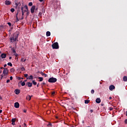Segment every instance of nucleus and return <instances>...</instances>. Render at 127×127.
Masks as SVG:
<instances>
[{"instance_id": "obj_1", "label": "nucleus", "mask_w": 127, "mask_h": 127, "mask_svg": "<svg viewBox=\"0 0 127 127\" xmlns=\"http://www.w3.org/2000/svg\"><path fill=\"white\" fill-rule=\"evenodd\" d=\"M19 34L17 33H13L11 37H10V43H14L18 38Z\"/></svg>"}, {"instance_id": "obj_2", "label": "nucleus", "mask_w": 127, "mask_h": 127, "mask_svg": "<svg viewBox=\"0 0 127 127\" xmlns=\"http://www.w3.org/2000/svg\"><path fill=\"white\" fill-rule=\"evenodd\" d=\"M48 81L49 83H55L56 81H57V79L54 77H50Z\"/></svg>"}, {"instance_id": "obj_3", "label": "nucleus", "mask_w": 127, "mask_h": 127, "mask_svg": "<svg viewBox=\"0 0 127 127\" xmlns=\"http://www.w3.org/2000/svg\"><path fill=\"white\" fill-rule=\"evenodd\" d=\"M53 49H59V46L58 45V42L54 43L52 44Z\"/></svg>"}, {"instance_id": "obj_4", "label": "nucleus", "mask_w": 127, "mask_h": 127, "mask_svg": "<svg viewBox=\"0 0 127 127\" xmlns=\"http://www.w3.org/2000/svg\"><path fill=\"white\" fill-rule=\"evenodd\" d=\"M28 9H25V10H24V7L21 6V12L22 13V15L23 16L25 12H28L29 11H28Z\"/></svg>"}, {"instance_id": "obj_5", "label": "nucleus", "mask_w": 127, "mask_h": 127, "mask_svg": "<svg viewBox=\"0 0 127 127\" xmlns=\"http://www.w3.org/2000/svg\"><path fill=\"white\" fill-rule=\"evenodd\" d=\"M8 71V70L7 69V68H4V70L3 71V74H4V76L7 75Z\"/></svg>"}, {"instance_id": "obj_6", "label": "nucleus", "mask_w": 127, "mask_h": 127, "mask_svg": "<svg viewBox=\"0 0 127 127\" xmlns=\"http://www.w3.org/2000/svg\"><path fill=\"white\" fill-rule=\"evenodd\" d=\"M115 88H116V87H115V86L114 85H110V86H109V90L111 91H113Z\"/></svg>"}, {"instance_id": "obj_7", "label": "nucleus", "mask_w": 127, "mask_h": 127, "mask_svg": "<svg viewBox=\"0 0 127 127\" xmlns=\"http://www.w3.org/2000/svg\"><path fill=\"white\" fill-rule=\"evenodd\" d=\"M36 6L35 5H33L31 8V13H33L34 12V10L35 9Z\"/></svg>"}, {"instance_id": "obj_8", "label": "nucleus", "mask_w": 127, "mask_h": 127, "mask_svg": "<svg viewBox=\"0 0 127 127\" xmlns=\"http://www.w3.org/2000/svg\"><path fill=\"white\" fill-rule=\"evenodd\" d=\"M0 57L2 58V59H5L6 57V54H2L0 55Z\"/></svg>"}, {"instance_id": "obj_9", "label": "nucleus", "mask_w": 127, "mask_h": 127, "mask_svg": "<svg viewBox=\"0 0 127 127\" xmlns=\"http://www.w3.org/2000/svg\"><path fill=\"white\" fill-rule=\"evenodd\" d=\"M101 102V100H100V98H97L96 100H95V102H96L98 104H99Z\"/></svg>"}, {"instance_id": "obj_10", "label": "nucleus", "mask_w": 127, "mask_h": 127, "mask_svg": "<svg viewBox=\"0 0 127 127\" xmlns=\"http://www.w3.org/2000/svg\"><path fill=\"white\" fill-rule=\"evenodd\" d=\"M15 120H16L15 118L11 119V122H12L11 125H12L14 126L15 125Z\"/></svg>"}, {"instance_id": "obj_11", "label": "nucleus", "mask_w": 127, "mask_h": 127, "mask_svg": "<svg viewBox=\"0 0 127 127\" xmlns=\"http://www.w3.org/2000/svg\"><path fill=\"white\" fill-rule=\"evenodd\" d=\"M26 85H28V87H31L32 86V83H30V82H27Z\"/></svg>"}, {"instance_id": "obj_12", "label": "nucleus", "mask_w": 127, "mask_h": 127, "mask_svg": "<svg viewBox=\"0 0 127 127\" xmlns=\"http://www.w3.org/2000/svg\"><path fill=\"white\" fill-rule=\"evenodd\" d=\"M19 93H20V90L18 89L15 90V94L16 95H18Z\"/></svg>"}, {"instance_id": "obj_13", "label": "nucleus", "mask_w": 127, "mask_h": 127, "mask_svg": "<svg viewBox=\"0 0 127 127\" xmlns=\"http://www.w3.org/2000/svg\"><path fill=\"white\" fill-rule=\"evenodd\" d=\"M11 2L8 0L5 1V4L6 5H11Z\"/></svg>"}, {"instance_id": "obj_14", "label": "nucleus", "mask_w": 127, "mask_h": 127, "mask_svg": "<svg viewBox=\"0 0 127 127\" xmlns=\"http://www.w3.org/2000/svg\"><path fill=\"white\" fill-rule=\"evenodd\" d=\"M15 108H19V104L18 103V102L15 103Z\"/></svg>"}, {"instance_id": "obj_15", "label": "nucleus", "mask_w": 127, "mask_h": 127, "mask_svg": "<svg viewBox=\"0 0 127 127\" xmlns=\"http://www.w3.org/2000/svg\"><path fill=\"white\" fill-rule=\"evenodd\" d=\"M46 36H47V37H50L51 36V32L50 31L46 32Z\"/></svg>"}, {"instance_id": "obj_16", "label": "nucleus", "mask_w": 127, "mask_h": 127, "mask_svg": "<svg viewBox=\"0 0 127 127\" xmlns=\"http://www.w3.org/2000/svg\"><path fill=\"white\" fill-rule=\"evenodd\" d=\"M123 81H125V82H127V76H124V77H123Z\"/></svg>"}, {"instance_id": "obj_17", "label": "nucleus", "mask_w": 127, "mask_h": 127, "mask_svg": "<svg viewBox=\"0 0 127 127\" xmlns=\"http://www.w3.org/2000/svg\"><path fill=\"white\" fill-rule=\"evenodd\" d=\"M27 79H29V80H30V79H33V76L31 75L30 76H28V77H27Z\"/></svg>"}, {"instance_id": "obj_18", "label": "nucleus", "mask_w": 127, "mask_h": 127, "mask_svg": "<svg viewBox=\"0 0 127 127\" xmlns=\"http://www.w3.org/2000/svg\"><path fill=\"white\" fill-rule=\"evenodd\" d=\"M26 61V59H25L24 58H21V63H25Z\"/></svg>"}, {"instance_id": "obj_19", "label": "nucleus", "mask_w": 127, "mask_h": 127, "mask_svg": "<svg viewBox=\"0 0 127 127\" xmlns=\"http://www.w3.org/2000/svg\"><path fill=\"white\" fill-rule=\"evenodd\" d=\"M26 99H27V100L30 101V100L31 99V96H30V95L27 96V97H26Z\"/></svg>"}, {"instance_id": "obj_20", "label": "nucleus", "mask_w": 127, "mask_h": 127, "mask_svg": "<svg viewBox=\"0 0 127 127\" xmlns=\"http://www.w3.org/2000/svg\"><path fill=\"white\" fill-rule=\"evenodd\" d=\"M38 79H39V81L40 82H41V81H43V77H38Z\"/></svg>"}, {"instance_id": "obj_21", "label": "nucleus", "mask_w": 127, "mask_h": 127, "mask_svg": "<svg viewBox=\"0 0 127 127\" xmlns=\"http://www.w3.org/2000/svg\"><path fill=\"white\" fill-rule=\"evenodd\" d=\"M10 72H15V69L13 68H10Z\"/></svg>"}, {"instance_id": "obj_22", "label": "nucleus", "mask_w": 127, "mask_h": 127, "mask_svg": "<svg viewBox=\"0 0 127 127\" xmlns=\"http://www.w3.org/2000/svg\"><path fill=\"white\" fill-rule=\"evenodd\" d=\"M22 7H23V8H25V9H27V10L28 9V6L27 5H23V6H22Z\"/></svg>"}, {"instance_id": "obj_23", "label": "nucleus", "mask_w": 127, "mask_h": 127, "mask_svg": "<svg viewBox=\"0 0 127 127\" xmlns=\"http://www.w3.org/2000/svg\"><path fill=\"white\" fill-rule=\"evenodd\" d=\"M11 50H12V53H13L14 54L16 53V51H15V49L12 48Z\"/></svg>"}, {"instance_id": "obj_24", "label": "nucleus", "mask_w": 127, "mask_h": 127, "mask_svg": "<svg viewBox=\"0 0 127 127\" xmlns=\"http://www.w3.org/2000/svg\"><path fill=\"white\" fill-rule=\"evenodd\" d=\"M7 65L10 66V67H12L13 66V64H12L11 63H8Z\"/></svg>"}, {"instance_id": "obj_25", "label": "nucleus", "mask_w": 127, "mask_h": 127, "mask_svg": "<svg viewBox=\"0 0 127 127\" xmlns=\"http://www.w3.org/2000/svg\"><path fill=\"white\" fill-rule=\"evenodd\" d=\"M19 12L18 11L17 14L16 15V22L19 21L18 17H17V15L18 14Z\"/></svg>"}, {"instance_id": "obj_26", "label": "nucleus", "mask_w": 127, "mask_h": 127, "mask_svg": "<svg viewBox=\"0 0 127 127\" xmlns=\"http://www.w3.org/2000/svg\"><path fill=\"white\" fill-rule=\"evenodd\" d=\"M89 103H90V100H85V104H88Z\"/></svg>"}, {"instance_id": "obj_27", "label": "nucleus", "mask_w": 127, "mask_h": 127, "mask_svg": "<svg viewBox=\"0 0 127 127\" xmlns=\"http://www.w3.org/2000/svg\"><path fill=\"white\" fill-rule=\"evenodd\" d=\"M32 84H34V85H36L37 82H36L35 80H32Z\"/></svg>"}, {"instance_id": "obj_28", "label": "nucleus", "mask_w": 127, "mask_h": 127, "mask_svg": "<svg viewBox=\"0 0 127 127\" xmlns=\"http://www.w3.org/2000/svg\"><path fill=\"white\" fill-rule=\"evenodd\" d=\"M25 85H26V84H25L24 81H23V82L21 83V85L22 86H24Z\"/></svg>"}, {"instance_id": "obj_29", "label": "nucleus", "mask_w": 127, "mask_h": 127, "mask_svg": "<svg viewBox=\"0 0 127 127\" xmlns=\"http://www.w3.org/2000/svg\"><path fill=\"white\" fill-rule=\"evenodd\" d=\"M25 70L24 67L21 68V71H24Z\"/></svg>"}, {"instance_id": "obj_30", "label": "nucleus", "mask_w": 127, "mask_h": 127, "mask_svg": "<svg viewBox=\"0 0 127 127\" xmlns=\"http://www.w3.org/2000/svg\"><path fill=\"white\" fill-rule=\"evenodd\" d=\"M2 29H3V25H0V30H1Z\"/></svg>"}, {"instance_id": "obj_31", "label": "nucleus", "mask_w": 127, "mask_h": 127, "mask_svg": "<svg viewBox=\"0 0 127 127\" xmlns=\"http://www.w3.org/2000/svg\"><path fill=\"white\" fill-rule=\"evenodd\" d=\"M10 11H11L12 12H13L14 11H15V9L12 8L11 9H10Z\"/></svg>"}, {"instance_id": "obj_32", "label": "nucleus", "mask_w": 127, "mask_h": 127, "mask_svg": "<svg viewBox=\"0 0 127 127\" xmlns=\"http://www.w3.org/2000/svg\"><path fill=\"white\" fill-rule=\"evenodd\" d=\"M41 15H42V13L40 12L39 13H38V16L41 17Z\"/></svg>"}, {"instance_id": "obj_33", "label": "nucleus", "mask_w": 127, "mask_h": 127, "mask_svg": "<svg viewBox=\"0 0 127 127\" xmlns=\"http://www.w3.org/2000/svg\"><path fill=\"white\" fill-rule=\"evenodd\" d=\"M28 5H29V6H32V2H29Z\"/></svg>"}, {"instance_id": "obj_34", "label": "nucleus", "mask_w": 127, "mask_h": 127, "mask_svg": "<svg viewBox=\"0 0 127 127\" xmlns=\"http://www.w3.org/2000/svg\"><path fill=\"white\" fill-rule=\"evenodd\" d=\"M40 74H41L42 76H44V75L45 74V73H43L42 71L40 72Z\"/></svg>"}, {"instance_id": "obj_35", "label": "nucleus", "mask_w": 127, "mask_h": 127, "mask_svg": "<svg viewBox=\"0 0 127 127\" xmlns=\"http://www.w3.org/2000/svg\"><path fill=\"white\" fill-rule=\"evenodd\" d=\"M91 93L92 94H94V90H93V89L91 90Z\"/></svg>"}, {"instance_id": "obj_36", "label": "nucleus", "mask_w": 127, "mask_h": 127, "mask_svg": "<svg viewBox=\"0 0 127 127\" xmlns=\"http://www.w3.org/2000/svg\"><path fill=\"white\" fill-rule=\"evenodd\" d=\"M7 24H8V25L9 26H11V23H10V22H8V23H7Z\"/></svg>"}, {"instance_id": "obj_37", "label": "nucleus", "mask_w": 127, "mask_h": 127, "mask_svg": "<svg viewBox=\"0 0 127 127\" xmlns=\"http://www.w3.org/2000/svg\"><path fill=\"white\" fill-rule=\"evenodd\" d=\"M55 94H56L55 91H53V92H52V96H54V95H55Z\"/></svg>"}, {"instance_id": "obj_38", "label": "nucleus", "mask_w": 127, "mask_h": 127, "mask_svg": "<svg viewBox=\"0 0 127 127\" xmlns=\"http://www.w3.org/2000/svg\"><path fill=\"white\" fill-rule=\"evenodd\" d=\"M14 55H15L16 57H17L18 56V54H17V53H14Z\"/></svg>"}, {"instance_id": "obj_39", "label": "nucleus", "mask_w": 127, "mask_h": 127, "mask_svg": "<svg viewBox=\"0 0 127 127\" xmlns=\"http://www.w3.org/2000/svg\"><path fill=\"white\" fill-rule=\"evenodd\" d=\"M113 110V107H109V110L110 111H112Z\"/></svg>"}, {"instance_id": "obj_40", "label": "nucleus", "mask_w": 127, "mask_h": 127, "mask_svg": "<svg viewBox=\"0 0 127 127\" xmlns=\"http://www.w3.org/2000/svg\"><path fill=\"white\" fill-rule=\"evenodd\" d=\"M28 76V74H24V77H27V78Z\"/></svg>"}, {"instance_id": "obj_41", "label": "nucleus", "mask_w": 127, "mask_h": 127, "mask_svg": "<svg viewBox=\"0 0 127 127\" xmlns=\"http://www.w3.org/2000/svg\"><path fill=\"white\" fill-rule=\"evenodd\" d=\"M15 5H16V7L18 6V3L17 2H15Z\"/></svg>"}, {"instance_id": "obj_42", "label": "nucleus", "mask_w": 127, "mask_h": 127, "mask_svg": "<svg viewBox=\"0 0 127 127\" xmlns=\"http://www.w3.org/2000/svg\"><path fill=\"white\" fill-rule=\"evenodd\" d=\"M125 124H127V119H126V120H125Z\"/></svg>"}, {"instance_id": "obj_43", "label": "nucleus", "mask_w": 127, "mask_h": 127, "mask_svg": "<svg viewBox=\"0 0 127 127\" xmlns=\"http://www.w3.org/2000/svg\"><path fill=\"white\" fill-rule=\"evenodd\" d=\"M10 82V80L9 79H8L6 80V83H9Z\"/></svg>"}, {"instance_id": "obj_44", "label": "nucleus", "mask_w": 127, "mask_h": 127, "mask_svg": "<svg viewBox=\"0 0 127 127\" xmlns=\"http://www.w3.org/2000/svg\"><path fill=\"white\" fill-rule=\"evenodd\" d=\"M29 11H27L26 13L27 15H29Z\"/></svg>"}, {"instance_id": "obj_45", "label": "nucleus", "mask_w": 127, "mask_h": 127, "mask_svg": "<svg viewBox=\"0 0 127 127\" xmlns=\"http://www.w3.org/2000/svg\"><path fill=\"white\" fill-rule=\"evenodd\" d=\"M18 79H19V80H20V79H23V77H18Z\"/></svg>"}, {"instance_id": "obj_46", "label": "nucleus", "mask_w": 127, "mask_h": 127, "mask_svg": "<svg viewBox=\"0 0 127 127\" xmlns=\"http://www.w3.org/2000/svg\"><path fill=\"white\" fill-rule=\"evenodd\" d=\"M10 80H13V77L12 76L10 77Z\"/></svg>"}, {"instance_id": "obj_47", "label": "nucleus", "mask_w": 127, "mask_h": 127, "mask_svg": "<svg viewBox=\"0 0 127 127\" xmlns=\"http://www.w3.org/2000/svg\"><path fill=\"white\" fill-rule=\"evenodd\" d=\"M48 126H52V123H49V124H48Z\"/></svg>"}, {"instance_id": "obj_48", "label": "nucleus", "mask_w": 127, "mask_h": 127, "mask_svg": "<svg viewBox=\"0 0 127 127\" xmlns=\"http://www.w3.org/2000/svg\"><path fill=\"white\" fill-rule=\"evenodd\" d=\"M44 75H45V77H47V76H48V75H47L46 74H44Z\"/></svg>"}, {"instance_id": "obj_49", "label": "nucleus", "mask_w": 127, "mask_h": 127, "mask_svg": "<svg viewBox=\"0 0 127 127\" xmlns=\"http://www.w3.org/2000/svg\"><path fill=\"white\" fill-rule=\"evenodd\" d=\"M23 19H24V17H23L22 16V17H21V20H23Z\"/></svg>"}, {"instance_id": "obj_50", "label": "nucleus", "mask_w": 127, "mask_h": 127, "mask_svg": "<svg viewBox=\"0 0 127 127\" xmlns=\"http://www.w3.org/2000/svg\"><path fill=\"white\" fill-rule=\"evenodd\" d=\"M11 59H12V57H9V60H11Z\"/></svg>"}, {"instance_id": "obj_51", "label": "nucleus", "mask_w": 127, "mask_h": 127, "mask_svg": "<svg viewBox=\"0 0 127 127\" xmlns=\"http://www.w3.org/2000/svg\"><path fill=\"white\" fill-rule=\"evenodd\" d=\"M39 85H40L39 83H38L37 86L38 87H39Z\"/></svg>"}, {"instance_id": "obj_52", "label": "nucleus", "mask_w": 127, "mask_h": 127, "mask_svg": "<svg viewBox=\"0 0 127 127\" xmlns=\"http://www.w3.org/2000/svg\"><path fill=\"white\" fill-rule=\"evenodd\" d=\"M26 112H27V111L26 110L23 111V112H24V113H26Z\"/></svg>"}, {"instance_id": "obj_53", "label": "nucleus", "mask_w": 127, "mask_h": 127, "mask_svg": "<svg viewBox=\"0 0 127 127\" xmlns=\"http://www.w3.org/2000/svg\"><path fill=\"white\" fill-rule=\"evenodd\" d=\"M111 99H112V97H109V100H111Z\"/></svg>"}, {"instance_id": "obj_54", "label": "nucleus", "mask_w": 127, "mask_h": 127, "mask_svg": "<svg viewBox=\"0 0 127 127\" xmlns=\"http://www.w3.org/2000/svg\"><path fill=\"white\" fill-rule=\"evenodd\" d=\"M24 127H27L26 124L24 123Z\"/></svg>"}, {"instance_id": "obj_55", "label": "nucleus", "mask_w": 127, "mask_h": 127, "mask_svg": "<svg viewBox=\"0 0 127 127\" xmlns=\"http://www.w3.org/2000/svg\"><path fill=\"white\" fill-rule=\"evenodd\" d=\"M90 112H91V113H93V110H90Z\"/></svg>"}, {"instance_id": "obj_56", "label": "nucleus", "mask_w": 127, "mask_h": 127, "mask_svg": "<svg viewBox=\"0 0 127 127\" xmlns=\"http://www.w3.org/2000/svg\"><path fill=\"white\" fill-rule=\"evenodd\" d=\"M40 2H43V0H39Z\"/></svg>"}, {"instance_id": "obj_57", "label": "nucleus", "mask_w": 127, "mask_h": 127, "mask_svg": "<svg viewBox=\"0 0 127 127\" xmlns=\"http://www.w3.org/2000/svg\"><path fill=\"white\" fill-rule=\"evenodd\" d=\"M2 97L0 96V100H2Z\"/></svg>"}, {"instance_id": "obj_58", "label": "nucleus", "mask_w": 127, "mask_h": 127, "mask_svg": "<svg viewBox=\"0 0 127 127\" xmlns=\"http://www.w3.org/2000/svg\"><path fill=\"white\" fill-rule=\"evenodd\" d=\"M2 77H3V75H1V78H2Z\"/></svg>"}, {"instance_id": "obj_59", "label": "nucleus", "mask_w": 127, "mask_h": 127, "mask_svg": "<svg viewBox=\"0 0 127 127\" xmlns=\"http://www.w3.org/2000/svg\"><path fill=\"white\" fill-rule=\"evenodd\" d=\"M6 67V64H4V67Z\"/></svg>"}, {"instance_id": "obj_60", "label": "nucleus", "mask_w": 127, "mask_h": 127, "mask_svg": "<svg viewBox=\"0 0 127 127\" xmlns=\"http://www.w3.org/2000/svg\"><path fill=\"white\" fill-rule=\"evenodd\" d=\"M4 68L2 67H0V69H4Z\"/></svg>"}, {"instance_id": "obj_61", "label": "nucleus", "mask_w": 127, "mask_h": 127, "mask_svg": "<svg viewBox=\"0 0 127 127\" xmlns=\"http://www.w3.org/2000/svg\"><path fill=\"white\" fill-rule=\"evenodd\" d=\"M101 106H104V104H103V103H102V104H101Z\"/></svg>"}, {"instance_id": "obj_62", "label": "nucleus", "mask_w": 127, "mask_h": 127, "mask_svg": "<svg viewBox=\"0 0 127 127\" xmlns=\"http://www.w3.org/2000/svg\"><path fill=\"white\" fill-rule=\"evenodd\" d=\"M42 84H43V85H45V82H43V83H42Z\"/></svg>"}, {"instance_id": "obj_63", "label": "nucleus", "mask_w": 127, "mask_h": 127, "mask_svg": "<svg viewBox=\"0 0 127 127\" xmlns=\"http://www.w3.org/2000/svg\"><path fill=\"white\" fill-rule=\"evenodd\" d=\"M126 117H127V111H126Z\"/></svg>"}, {"instance_id": "obj_64", "label": "nucleus", "mask_w": 127, "mask_h": 127, "mask_svg": "<svg viewBox=\"0 0 127 127\" xmlns=\"http://www.w3.org/2000/svg\"><path fill=\"white\" fill-rule=\"evenodd\" d=\"M26 81H27V80H24V81H23V82H26Z\"/></svg>"}]
</instances>
